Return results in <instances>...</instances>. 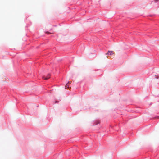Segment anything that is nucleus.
I'll list each match as a JSON object with an SVG mask.
<instances>
[{"label":"nucleus","instance_id":"obj_1","mask_svg":"<svg viewBox=\"0 0 159 159\" xmlns=\"http://www.w3.org/2000/svg\"><path fill=\"white\" fill-rule=\"evenodd\" d=\"M50 77V74H48L47 76L45 77L44 76L43 77V78L44 80H47Z\"/></svg>","mask_w":159,"mask_h":159},{"label":"nucleus","instance_id":"obj_2","mask_svg":"<svg viewBox=\"0 0 159 159\" xmlns=\"http://www.w3.org/2000/svg\"><path fill=\"white\" fill-rule=\"evenodd\" d=\"M113 54H114V53H113L112 51H109L108 52L106 53V54H107L109 55H112Z\"/></svg>","mask_w":159,"mask_h":159},{"label":"nucleus","instance_id":"obj_3","mask_svg":"<svg viewBox=\"0 0 159 159\" xmlns=\"http://www.w3.org/2000/svg\"><path fill=\"white\" fill-rule=\"evenodd\" d=\"M65 88L66 89H68L69 88V87L68 86V85L67 84H66V86H65Z\"/></svg>","mask_w":159,"mask_h":159},{"label":"nucleus","instance_id":"obj_4","mask_svg":"<svg viewBox=\"0 0 159 159\" xmlns=\"http://www.w3.org/2000/svg\"><path fill=\"white\" fill-rule=\"evenodd\" d=\"M46 33L48 34H49V32H46Z\"/></svg>","mask_w":159,"mask_h":159},{"label":"nucleus","instance_id":"obj_5","mask_svg":"<svg viewBox=\"0 0 159 159\" xmlns=\"http://www.w3.org/2000/svg\"><path fill=\"white\" fill-rule=\"evenodd\" d=\"M67 84H70V82H68Z\"/></svg>","mask_w":159,"mask_h":159},{"label":"nucleus","instance_id":"obj_6","mask_svg":"<svg viewBox=\"0 0 159 159\" xmlns=\"http://www.w3.org/2000/svg\"><path fill=\"white\" fill-rule=\"evenodd\" d=\"M155 0L156 1H158V0Z\"/></svg>","mask_w":159,"mask_h":159}]
</instances>
